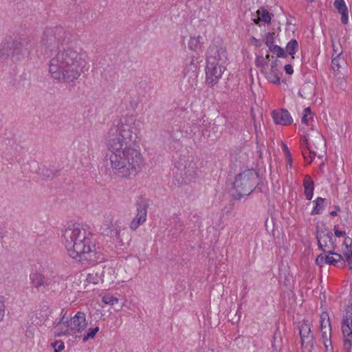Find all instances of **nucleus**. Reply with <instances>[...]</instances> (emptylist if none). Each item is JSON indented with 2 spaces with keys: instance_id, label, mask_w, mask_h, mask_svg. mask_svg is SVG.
Wrapping results in <instances>:
<instances>
[{
  "instance_id": "nucleus-27",
  "label": "nucleus",
  "mask_w": 352,
  "mask_h": 352,
  "mask_svg": "<svg viewBox=\"0 0 352 352\" xmlns=\"http://www.w3.org/2000/svg\"><path fill=\"white\" fill-rule=\"evenodd\" d=\"M314 335L307 322H305L300 327V336L301 341L305 340L306 336Z\"/></svg>"
},
{
  "instance_id": "nucleus-39",
  "label": "nucleus",
  "mask_w": 352,
  "mask_h": 352,
  "mask_svg": "<svg viewBox=\"0 0 352 352\" xmlns=\"http://www.w3.org/2000/svg\"><path fill=\"white\" fill-rule=\"evenodd\" d=\"M307 89H310L311 91H314L315 89V87L313 85V84H307V85H303V87L299 91L298 94L302 98H307V96L305 94L303 95L302 94V92H305V90Z\"/></svg>"
},
{
  "instance_id": "nucleus-28",
  "label": "nucleus",
  "mask_w": 352,
  "mask_h": 352,
  "mask_svg": "<svg viewBox=\"0 0 352 352\" xmlns=\"http://www.w3.org/2000/svg\"><path fill=\"white\" fill-rule=\"evenodd\" d=\"M269 51L276 54L278 58H287V54L284 49L278 45L270 46Z\"/></svg>"
},
{
  "instance_id": "nucleus-62",
  "label": "nucleus",
  "mask_w": 352,
  "mask_h": 352,
  "mask_svg": "<svg viewBox=\"0 0 352 352\" xmlns=\"http://www.w3.org/2000/svg\"><path fill=\"white\" fill-rule=\"evenodd\" d=\"M272 346L274 349V351H278V346L276 344L275 342H273L272 344Z\"/></svg>"
},
{
  "instance_id": "nucleus-16",
  "label": "nucleus",
  "mask_w": 352,
  "mask_h": 352,
  "mask_svg": "<svg viewBox=\"0 0 352 352\" xmlns=\"http://www.w3.org/2000/svg\"><path fill=\"white\" fill-rule=\"evenodd\" d=\"M147 206L148 204L146 203V199L140 197L136 201L138 213L136 216L133 219V220H146Z\"/></svg>"
},
{
  "instance_id": "nucleus-55",
  "label": "nucleus",
  "mask_w": 352,
  "mask_h": 352,
  "mask_svg": "<svg viewBox=\"0 0 352 352\" xmlns=\"http://www.w3.org/2000/svg\"><path fill=\"white\" fill-rule=\"evenodd\" d=\"M280 63V61L278 60H274L272 61L270 66L271 68L274 69H278L277 67L278 66V64Z\"/></svg>"
},
{
  "instance_id": "nucleus-33",
  "label": "nucleus",
  "mask_w": 352,
  "mask_h": 352,
  "mask_svg": "<svg viewBox=\"0 0 352 352\" xmlns=\"http://www.w3.org/2000/svg\"><path fill=\"white\" fill-rule=\"evenodd\" d=\"M327 253L329 255L334 256L333 257L336 260L338 264H340L339 267L343 268L345 267V261L344 260L342 256L340 254L334 252V250H331L328 251Z\"/></svg>"
},
{
  "instance_id": "nucleus-57",
  "label": "nucleus",
  "mask_w": 352,
  "mask_h": 352,
  "mask_svg": "<svg viewBox=\"0 0 352 352\" xmlns=\"http://www.w3.org/2000/svg\"><path fill=\"white\" fill-rule=\"evenodd\" d=\"M343 346L344 352H352V345L350 347H346V346H345V338H344Z\"/></svg>"
},
{
  "instance_id": "nucleus-29",
  "label": "nucleus",
  "mask_w": 352,
  "mask_h": 352,
  "mask_svg": "<svg viewBox=\"0 0 352 352\" xmlns=\"http://www.w3.org/2000/svg\"><path fill=\"white\" fill-rule=\"evenodd\" d=\"M255 65L257 67L260 68L261 73H264L268 67L267 61H266L265 58H263V56H256Z\"/></svg>"
},
{
  "instance_id": "nucleus-44",
  "label": "nucleus",
  "mask_w": 352,
  "mask_h": 352,
  "mask_svg": "<svg viewBox=\"0 0 352 352\" xmlns=\"http://www.w3.org/2000/svg\"><path fill=\"white\" fill-rule=\"evenodd\" d=\"M324 258H325V256L323 255V254H319L316 258V263L320 267L323 266V265L326 263Z\"/></svg>"
},
{
  "instance_id": "nucleus-46",
  "label": "nucleus",
  "mask_w": 352,
  "mask_h": 352,
  "mask_svg": "<svg viewBox=\"0 0 352 352\" xmlns=\"http://www.w3.org/2000/svg\"><path fill=\"white\" fill-rule=\"evenodd\" d=\"M99 327H96L94 328H90L87 332V334L91 337V338H94L96 334L98 332Z\"/></svg>"
},
{
  "instance_id": "nucleus-3",
  "label": "nucleus",
  "mask_w": 352,
  "mask_h": 352,
  "mask_svg": "<svg viewBox=\"0 0 352 352\" xmlns=\"http://www.w3.org/2000/svg\"><path fill=\"white\" fill-rule=\"evenodd\" d=\"M62 229V237L68 254L77 261L94 265L104 260V255L92 244L91 232L87 226L70 221Z\"/></svg>"
},
{
  "instance_id": "nucleus-34",
  "label": "nucleus",
  "mask_w": 352,
  "mask_h": 352,
  "mask_svg": "<svg viewBox=\"0 0 352 352\" xmlns=\"http://www.w3.org/2000/svg\"><path fill=\"white\" fill-rule=\"evenodd\" d=\"M302 342V347H310L311 349H314L316 340L314 335L306 336L305 340Z\"/></svg>"
},
{
  "instance_id": "nucleus-59",
  "label": "nucleus",
  "mask_w": 352,
  "mask_h": 352,
  "mask_svg": "<svg viewBox=\"0 0 352 352\" xmlns=\"http://www.w3.org/2000/svg\"><path fill=\"white\" fill-rule=\"evenodd\" d=\"M308 116L306 115V114H303L302 115V119H301V122L302 124H307L308 123Z\"/></svg>"
},
{
  "instance_id": "nucleus-42",
  "label": "nucleus",
  "mask_w": 352,
  "mask_h": 352,
  "mask_svg": "<svg viewBox=\"0 0 352 352\" xmlns=\"http://www.w3.org/2000/svg\"><path fill=\"white\" fill-rule=\"evenodd\" d=\"M63 324L65 327H68L71 325L70 319L69 317H66L65 314H64L60 318V321L58 323V325Z\"/></svg>"
},
{
  "instance_id": "nucleus-6",
  "label": "nucleus",
  "mask_w": 352,
  "mask_h": 352,
  "mask_svg": "<svg viewBox=\"0 0 352 352\" xmlns=\"http://www.w3.org/2000/svg\"><path fill=\"white\" fill-rule=\"evenodd\" d=\"M210 59L214 63H226L228 60L226 47L221 41L212 42L209 46L206 52V62H210Z\"/></svg>"
},
{
  "instance_id": "nucleus-23",
  "label": "nucleus",
  "mask_w": 352,
  "mask_h": 352,
  "mask_svg": "<svg viewBox=\"0 0 352 352\" xmlns=\"http://www.w3.org/2000/svg\"><path fill=\"white\" fill-rule=\"evenodd\" d=\"M326 199L322 197H317L314 201V206L311 212V214H321L324 210V203Z\"/></svg>"
},
{
  "instance_id": "nucleus-24",
  "label": "nucleus",
  "mask_w": 352,
  "mask_h": 352,
  "mask_svg": "<svg viewBox=\"0 0 352 352\" xmlns=\"http://www.w3.org/2000/svg\"><path fill=\"white\" fill-rule=\"evenodd\" d=\"M322 333V339L327 351H332L333 346L331 343V331L326 330H320Z\"/></svg>"
},
{
  "instance_id": "nucleus-18",
  "label": "nucleus",
  "mask_w": 352,
  "mask_h": 352,
  "mask_svg": "<svg viewBox=\"0 0 352 352\" xmlns=\"http://www.w3.org/2000/svg\"><path fill=\"white\" fill-rule=\"evenodd\" d=\"M303 186L305 189V196L307 200H311L313 197L314 190V182L309 175H306Z\"/></svg>"
},
{
  "instance_id": "nucleus-20",
  "label": "nucleus",
  "mask_w": 352,
  "mask_h": 352,
  "mask_svg": "<svg viewBox=\"0 0 352 352\" xmlns=\"http://www.w3.org/2000/svg\"><path fill=\"white\" fill-rule=\"evenodd\" d=\"M38 173L45 179H52L60 175V170H54L50 168L44 166L42 168H39Z\"/></svg>"
},
{
  "instance_id": "nucleus-36",
  "label": "nucleus",
  "mask_w": 352,
  "mask_h": 352,
  "mask_svg": "<svg viewBox=\"0 0 352 352\" xmlns=\"http://www.w3.org/2000/svg\"><path fill=\"white\" fill-rule=\"evenodd\" d=\"M102 302L107 305H113L118 302L119 300L118 298L107 294H105L102 298Z\"/></svg>"
},
{
  "instance_id": "nucleus-17",
  "label": "nucleus",
  "mask_w": 352,
  "mask_h": 352,
  "mask_svg": "<svg viewBox=\"0 0 352 352\" xmlns=\"http://www.w3.org/2000/svg\"><path fill=\"white\" fill-rule=\"evenodd\" d=\"M205 38L200 35L190 36L188 47L190 50L195 52L199 51L202 50Z\"/></svg>"
},
{
  "instance_id": "nucleus-11",
  "label": "nucleus",
  "mask_w": 352,
  "mask_h": 352,
  "mask_svg": "<svg viewBox=\"0 0 352 352\" xmlns=\"http://www.w3.org/2000/svg\"><path fill=\"white\" fill-rule=\"evenodd\" d=\"M10 44L14 45L11 47L13 61L20 60L25 55L30 53L32 47V45L25 40L23 41H13L10 42Z\"/></svg>"
},
{
  "instance_id": "nucleus-5",
  "label": "nucleus",
  "mask_w": 352,
  "mask_h": 352,
  "mask_svg": "<svg viewBox=\"0 0 352 352\" xmlns=\"http://www.w3.org/2000/svg\"><path fill=\"white\" fill-rule=\"evenodd\" d=\"M226 63L206 62V82L210 87L215 85L221 78L222 74L226 69Z\"/></svg>"
},
{
  "instance_id": "nucleus-61",
  "label": "nucleus",
  "mask_w": 352,
  "mask_h": 352,
  "mask_svg": "<svg viewBox=\"0 0 352 352\" xmlns=\"http://www.w3.org/2000/svg\"><path fill=\"white\" fill-rule=\"evenodd\" d=\"M89 339H91V337L87 333L82 338V342H86Z\"/></svg>"
},
{
  "instance_id": "nucleus-9",
  "label": "nucleus",
  "mask_w": 352,
  "mask_h": 352,
  "mask_svg": "<svg viewBox=\"0 0 352 352\" xmlns=\"http://www.w3.org/2000/svg\"><path fill=\"white\" fill-rule=\"evenodd\" d=\"M121 221H103L100 226V233L103 235L109 236L113 240H119L121 239Z\"/></svg>"
},
{
  "instance_id": "nucleus-54",
  "label": "nucleus",
  "mask_w": 352,
  "mask_h": 352,
  "mask_svg": "<svg viewBox=\"0 0 352 352\" xmlns=\"http://www.w3.org/2000/svg\"><path fill=\"white\" fill-rule=\"evenodd\" d=\"M252 43L256 46V47H260L261 45V42L259 39H257L254 37L251 38Z\"/></svg>"
},
{
  "instance_id": "nucleus-22",
  "label": "nucleus",
  "mask_w": 352,
  "mask_h": 352,
  "mask_svg": "<svg viewBox=\"0 0 352 352\" xmlns=\"http://www.w3.org/2000/svg\"><path fill=\"white\" fill-rule=\"evenodd\" d=\"M14 45L10 42L5 43L0 49V61L6 60L8 57H12L11 47Z\"/></svg>"
},
{
  "instance_id": "nucleus-4",
  "label": "nucleus",
  "mask_w": 352,
  "mask_h": 352,
  "mask_svg": "<svg viewBox=\"0 0 352 352\" xmlns=\"http://www.w3.org/2000/svg\"><path fill=\"white\" fill-rule=\"evenodd\" d=\"M261 178L258 175V170L251 168H245L235 176L233 183L234 188L236 195L235 198H241L242 197L248 196L256 188L261 192L259 187Z\"/></svg>"
},
{
  "instance_id": "nucleus-31",
  "label": "nucleus",
  "mask_w": 352,
  "mask_h": 352,
  "mask_svg": "<svg viewBox=\"0 0 352 352\" xmlns=\"http://www.w3.org/2000/svg\"><path fill=\"white\" fill-rule=\"evenodd\" d=\"M87 281L89 283H92L94 285H96L99 283L100 280H102L101 275L98 272L89 273L87 276Z\"/></svg>"
},
{
  "instance_id": "nucleus-56",
  "label": "nucleus",
  "mask_w": 352,
  "mask_h": 352,
  "mask_svg": "<svg viewBox=\"0 0 352 352\" xmlns=\"http://www.w3.org/2000/svg\"><path fill=\"white\" fill-rule=\"evenodd\" d=\"M338 208H340L339 206H335V209L333 210H331L329 214L331 217H336V216H338V214H339V212L338 210Z\"/></svg>"
},
{
  "instance_id": "nucleus-19",
  "label": "nucleus",
  "mask_w": 352,
  "mask_h": 352,
  "mask_svg": "<svg viewBox=\"0 0 352 352\" xmlns=\"http://www.w3.org/2000/svg\"><path fill=\"white\" fill-rule=\"evenodd\" d=\"M263 74L268 82L274 85H279L280 83V78L279 76L278 69L270 68V72H267L266 69Z\"/></svg>"
},
{
  "instance_id": "nucleus-13",
  "label": "nucleus",
  "mask_w": 352,
  "mask_h": 352,
  "mask_svg": "<svg viewBox=\"0 0 352 352\" xmlns=\"http://www.w3.org/2000/svg\"><path fill=\"white\" fill-rule=\"evenodd\" d=\"M272 117L276 124L289 126L293 122V118L285 109H274L272 111Z\"/></svg>"
},
{
  "instance_id": "nucleus-58",
  "label": "nucleus",
  "mask_w": 352,
  "mask_h": 352,
  "mask_svg": "<svg viewBox=\"0 0 352 352\" xmlns=\"http://www.w3.org/2000/svg\"><path fill=\"white\" fill-rule=\"evenodd\" d=\"M303 114H306L307 116H309L311 114V109L309 107H306L303 110Z\"/></svg>"
},
{
  "instance_id": "nucleus-63",
  "label": "nucleus",
  "mask_w": 352,
  "mask_h": 352,
  "mask_svg": "<svg viewBox=\"0 0 352 352\" xmlns=\"http://www.w3.org/2000/svg\"><path fill=\"white\" fill-rule=\"evenodd\" d=\"M270 54L267 52V54L265 55V56L264 57L263 56V58H265L266 59V61H267V63L269 64V61H270Z\"/></svg>"
},
{
  "instance_id": "nucleus-26",
  "label": "nucleus",
  "mask_w": 352,
  "mask_h": 352,
  "mask_svg": "<svg viewBox=\"0 0 352 352\" xmlns=\"http://www.w3.org/2000/svg\"><path fill=\"white\" fill-rule=\"evenodd\" d=\"M320 330L331 331V325L327 312L324 311L320 315Z\"/></svg>"
},
{
  "instance_id": "nucleus-21",
  "label": "nucleus",
  "mask_w": 352,
  "mask_h": 352,
  "mask_svg": "<svg viewBox=\"0 0 352 352\" xmlns=\"http://www.w3.org/2000/svg\"><path fill=\"white\" fill-rule=\"evenodd\" d=\"M256 14L258 19L265 23H270L271 22L272 17L274 16L272 13H270L264 7L260 8V9L256 11Z\"/></svg>"
},
{
  "instance_id": "nucleus-14",
  "label": "nucleus",
  "mask_w": 352,
  "mask_h": 352,
  "mask_svg": "<svg viewBox=\"0 0 352 352\" xmlns=\"http://www.w3.org/2000/svg\"><path fill=\"white\" fill-rule=\"evenodd\" d=\"M72 330L81 332L87 327V323L85 319V314L81 311L77 312L73 318H70Z\"/></svg>"
},
{
  "instance_id": "nucleus-52",
  "label": "nucleus",
  "mask_w": 352,
  "mask_h": 352,
  "mask_svg": "<svg viewBox=\"0 0 352 352\" xmlns=\"http://www.w3.org/2000/svg\"><path fill=\"white\" fill-rule=\"evenodd\" d=\"M283 149L287 157L289 158V162L291 163V153L286 144H283Z\"/></svg>"
},
{
  "instance_id": "nucleus-1",
  "label": "nucleus",
  "mask_w": 352,
  "mask_h": 352,
  "mask_svg": "<svg viewBox=\"0 0 352 352\" xmlns=\"http://www.w3.org/2000/svg\"><path fill=\"white\" fill-rule=\"evenodd\" d=\"M74 36L62 26L46 28L40 41L44 54L50 57L51 77L65 83L78 80L87 64L86 54L74 46Z\"/></svg>"
},
{
  "instance_id": "nucleus-8",
  "label": "nucleus",
  "mask_w": 352,
  "mask_h": 352,
  "mask_svg": "<svg viewBox=\"0 0 352 352\" xmlns=\"http://www.w3.org/2000/svg\"><path fill=\"white\" fill-rule=\"evenodd\" d=\"M316 238L318 248L324 252H327L325 248L328 247L327 240H323V238H329L331 248L333 250L336 248V239H333V235L329 228L320 229L319 225L317 223L316 228Z\"/></svg>"
},
{
  "instance_id": "nucleus-51",
  "label": "nucleus",
  "mask_w": 352,
  "mask_h": 352,
  "mask_svg": "<svg viewBox=\"0 0 352 352\" xmlns=\"http://www.w3.org/2000/svg\"><path fill=\"white\" fill-rule=\"evenodd\" d=\"M71 331H72V329L69 330L67 329V327H66V329L64 331H60L58 333H56V336H58V337L62 336H68V335L71 334Z\"/></svg>"
},
{
  "instance_id": "nucleus-30",
  "label": "nucleus",
  "mask_w": 352,
  "mask_h": 352,
  "mask_svg": "<svg viewBox=\"0 0 352 352\" xmlns=\"http://www.w3.org/2000/svg\"><path fill=\"white\" fill-rule=\"evenodd\" d=\"M300 146H301V150H302V154L304 158H305L307 160V151L308 150H309L311 146L309 144L308 138H307L306 135H302L301 137Z\"/></svg>"
},
{
  "instance_id": "nucleus-7",
  "label": "nucleus",
  "mask_w": 352,
  "mask_h": 352,
  "mask_svg": "<svg viewBox=\"0 0 352 352\" xmlns=\"http://www.w3.org/2000/svg\"><path fill=\"white\" fill-rule=\"evenodd\" d=\"M342 331L345 338V346L350 347L352 345V304L345 308V315L342 320Z\"/></svg>"
},
{
  "instance_id": "nucleus-32",
  "label": "nucleus",
  "mask_w": 352,
  "mask_h": 352,
  "mask_svg": "<svg viewBox=\"0 0 352 352\" xmlns=\"http://www.w3.org/2000/svg\"><path fill=\"white\" fill-rule=\"evenodd\" d=\"M338 210L339 212L338 217L340 219L349 220L350 219H352V214H351V212H350L349 208H347V207L342 208H338Z\"/></svg>"
},
{
  "instance_id": "nucleus-60",
  "label": "nucleus",
  "mask_w": 352,
  "mask_h": 352,
  "mask_svg": "<svg viewBox=\"0 0 352 352\" xmlns=\"http://www.w3.org/2000/svg\"><path fill=\"white\" fill-rule=\"evenodd\" d=\"M89 339H91V337L87 333L82 338V342H86Z\"/></svg>"
},
{
  "instance_id": "nucleus-49",
  "label": "nucleus",
  "mask_w": 352,
  "mask_h": 352,
  "mask_svg": "<svg viewBox=\"0 0 352 352\" xmlns=\"http://www.w3.org/2000/svg\"><path fill=\"white\" fill-rule=\"evenodd\" d=\"M307 151L309 152V160L308 161V163L311 164L314 158L316 155V151L312 150L311 147Z\"/></svg>"
},
{
  "instance_id": "nucleus-25",
  "label": "nucleus",
  "mask_w": 352,
  "mask_h": 352,
  "mask_svg": "<svg viewBox=\"0 0 352 352\" xmlns=\"http://www.w3.org/2000/svg\"><path fill=\"white\" fill-rule=\"evenodd\" d=\"M298 50V43L296 39H291L286 45L285 52L288 55L292 56V58L294 59V55L297 52Z\"/></svg>"
},
{
  "instance_id": "nucleus-2",
  "label": "nucleus",
  "mask_w": 352,
  "mask_h": 352,
  "mask_svg": "<svg viewBox=\"0 0 352 352\" xmlns=\"http://www.w3.org/2000/svg\"><path fill=\"white\" fill-rule=\"evenodd\" d=\"M136 118L133 115L116 120L110 128L107 146L111 167L113 173L120 177L135 175L140 170L143 157L135 147Z\"/></svg>"
},
{
  "instance_id": "nucleus-50",
  "label": "nucleus",
  "mask_w": 352,
  "mask_h": 352,
  "mask_svg": "<svg viewBox=\"0 0 352 352\" xmlns=\"http://www.w3.org/2000/svg\"><path fill=\"white\" fill-rule=\"evenodd\" d=\"M55 344H58V346L56 348L57 351H62L65 349V344L62 340H56Z\"/></svg>"
},
{
  "instance_id": "nucleus-38",
  "label": "nucleus",
  "mask_w": 352,
  "mask_h": 352,
  "mask_svg": "<svg viewBox=\"0 0 352 352\" xmlns=\"http://www.w3.org/2000/svg\"><path fill=\"white\" fill-rule=\"evenodd\" d=\"M324 262L326 264H329L330 265H333L339 267L340 264L338 263L335 258L331 255H325V258H324Z\"/></svg>"
},
{
  "instance_id": "nucleus-43",
  "label": "nucleus",
  "mask_w": 352,
  "mask_h": 352,
  "mask_svg": "<svg viewBox=\"0 0 352 352\" xmlns=\"http://www.w3.org/2000/svg\"><path fill=\"white\" fill-rule=\"evenodd\" d=\"M333 230L336 237H342L346 234L345 230H339L338 225L334 226Z\"/></svg>"
},
{
  "instance_id": "nucleus-41",
  "label": "nucleus",
  "mask_w": 352,
  "mask_h": 352,
  "mask_svg": "<svg viewBox=\"0 0 352 352\" xmlns=\"http://www.w3.org/2000/svg\"><path fill=\"white\" fill-rule=\"evenodd\" d=\"M265 226L266 228V230L267 232H270L269 228H271V232H272V234L274 235V231H275V226H276V221H265Z\"/></svg>"
},
{
  "instance_id": "nucleus-47",
  "label": "nucleus",
  "mask_w": 352,
  "mask_h": 352,
  "mask_svg": "<svg viewBox=\"0 0 352 352\" xmlns=\"http://www.w3.org/2000/svg\"><path fill=\"white\" fill-rule=\"evenodd\" d=\"M144 222V221H131L130 228L132 230H135Z\"/></svg>"
},
{
  "instance_id": "nucleus-12",
  "label": "nucleus",
  "mask_w": 352,
  "mask_h": 352,
  "mask_svg": "<svg viewBox=\"0 0 352 352\" xmlns=\"http://www.w3.org/2000/svg\"><path fill=\"white\" fill-rule=\"evenodd\" d=\"M198 62L195 63L192 58L189 63L186 64L184 70V78L187 79L190 87L195 89L197 85V77L199 75Z\"/></svg>"
},
{
  "instance_id": "nucleus-15",
  "label": "nucleus",
  "mask_w": 352,
  "mask_h": 352,
  "mask_svg": "<svg viewBox=\"0 0 352 352\" xmlns=\"http://www.w3.org/2000/svg\"><path fill=\"white\" fill-rule=\"evenodd\" d=\"M333 6L341 15V22L342 24H347L349 21L348 8L344 0H335Z\"/></svg>"
},
{
  "instance_id": "nucleus-48",
  "label": "nucleus",
  "mask_w": 352,
  "mask_h": 352,
  "mask_svg": "<svg viewBox=\"0 0 352 352\" xmlns=\"http://www.w3.org/2000/svg\"><path fill=\"white\" fill-rule=\"evenodd\" d=\"M284 70L288 75H292L294 73L293 67L291 64L285 65L284 67Z\"/></svg>"
},
{
  "instance_id": "nucleus-64",
  "label": "nucleus",
  "mask_w": 352,
  "mask_h": 352,
  "mask_svg": "<svg viewBox=\"0 0 352 352\" xmlns=\"http://www.w3.org/2000/svg\"><path fill=\"white\" fill-rule=\"evenodd\" d=\"M346 262H347V264H348L349 268L352 269V259L347 261Z\"/></svg>"
},
{
  "instance_id": "nucleus-35",
  "label": "nucleus",
  "mask_w": 352,
  "mask_h": 352,
  "mask_svg": "<svg viewBox=\"0 0 352 352\" xmlns=\"http://www.w3.org/2000/svg\"><path fill=\"white\" fill-rule=\"evenodd\" d=\"M342 52H339L336 56L333 57L331 60V67L333 69L334 72L339 71V69L341 67L340 61L342 63H344L343 60H341L340 55Z\"/></svg>"
},
{
  "instance_id": "nucleus-10",
  "label": "nucleus",
  "mask_w": 352,
  "mask_h": 352,
  "mask_svg": "<svg viewBox=\"0 0 352 352\" xmlns=\"http://www.w3.org/2000/svg\"><path fill=\"white\" fill-rule=\"evenodd\" d=\"M30 284L32 288L35 289L37 292L45 293L49 290L50 283V279L40 272H32L30 274Z\"/></svg>"
},
{
  "instance_id": "nucleus-37",
  "label": "nucleus",
  "mask_w": 352,
  "mask_h": 352,
  "mask_svg": "<svg viewBox=\"0 0 352 352\" xmlns=\"http://www.w3.org/2000/svg\"><path fill=\"white\" fill-rule=\"evenodd\" d=\"M274 32H267L265 35L264 42L265 44L270 48V46L274 45Z\"/></svg>"
},
{
  "instance_id": "nucleus-53",
  "label": "nucleus",
  "mask_w": 352,
  "mask_h": 352,
  "mask_svg": "<svg viewBox=\"0 0 352 352\" xmlns=\"http://www.w3.org/2000/svg\"><path fill=\"white\" fill-rule=\"evenodd\" d=\"M344 255L345 256V263L347 261H349L352 259V250H348L346 252L344 253Z\"/></svg>"
},
{
  "instance_id": "nucleus-45",
  "label": "nucleus",
  "mask_w": 352,
  "mask_h": 352,
  "mask_svg": "<svg viewBox=\"0 0 352 352\" xmlns=\"http://www.w3.org/2000/svg\"><path fill=\"white\" fill-rule=\"evenodd\" d=\"M351 244H352L351 238H350L349 236L346 237L344 240L343 245L345 246V248L347 250H352Z\"/></svg>"
},
{
  "instance_id": "nucleus-40",
  "label": "nucleus",
  "mask_w": 352,
  "mask_h": 352,
  "mask_svg": "<svg viewBox=\"0 0 352 352\" xmlns=\"http://www.w3.org/2000/svg\"><path fill=\"white\" fill-rule=\"evenodd\" d=\"M5 302L4 297L0 296V322L3 320L5 315Z\"/></svg>"
}]
</instances>
